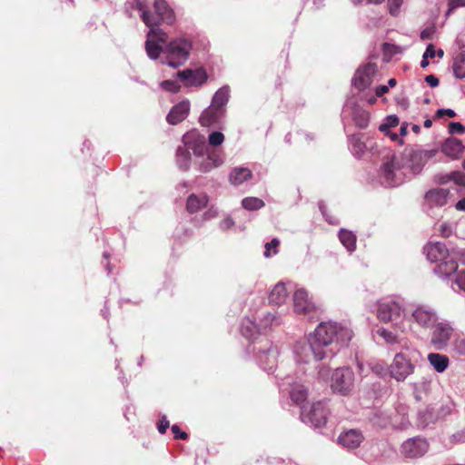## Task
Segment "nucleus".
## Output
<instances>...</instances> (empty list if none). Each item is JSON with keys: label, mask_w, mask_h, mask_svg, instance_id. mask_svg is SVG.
Segmentation results:
<instances>
[{"label": "nucleus", "mask_w": 465, "mask_h": 465, "mask_svg": "<svg viewBox=\"0 0 465 465\" xmlns=\"http://www.w3.org/2000/svg\"><path fill=\"white\" fill-rule=\"evenodd\" d=\"M464 145L461 141L456 138H448L441 144V150H440V155L443 153L446 156L456 159L458 158L464 150Z\"/></svg>", "instance_id": "obj_25"}, {"label": "nucleus", "mask_w": 465, "mask_h": 465, "mask_svg": "<svg viewBox=\"0 0 465 465\" xmlns=\"http://www.w3.org/2000/svg\"><path fill=\"white\" fill-rule=\"evenodd\" d=\"M455 280L453 282V284L451 285V288L456 291L454 285L458 287L459 290L465 292V269L460 271H456L455 272Z\"/></svg>", "instance_id": "obj_47"}, {"label": "nucleus", "mask_w": 465, "mask_h": 465, "mask_svg": "<svg viewBox=\"0 0 465 465\" xmlns=\"http://www.w3.org/2000/svg\"><path fill=\"white\" fill-rule=\"evenodd\" d=\"M450 260L454 261L457 265L458 262L465 264V250L461 248L450 249Z\"/></svg>", "instance_id": "obj_48"}, {"label": "nucleus", "mask_w": 465, "mask_h": 465, "mask_svg": "<svg viewBox=\"0 0 465 465\" xmlns=\"http://www.w3.org/2000/svg\"><path fill=\"white\" fill-rule=\"evenodd\" d=\"M162 86L164 90L170 91V92H177L179 90L178 84L170 80L163 81L162 83Z\"/></svg>", "instance_id": "obj_61"}, {"label": "nucleus", "mask_w": 465, "mask_h": 465, "mask_svg": "<svg viewBox=\"0 0 465 465\" xmlns=\"http://www.w3.org/2000/svg\"><path fill=\"white\" fill-rule=\"evenodd\" d=\"M292 300L294 312L298 314L311 315L317 310L314 302L304 288L297 289L293 293Z\"/></svg>", "instance_id": "obj_18"}, {"label": "nucleus", "mask_w": 465, "mask_h": 465, "mask_svg": "<svg viewBox=\"0 0 465 465\" xmlns=\"http://www.w3.org/2000/svg\"><path fill=\"white\" fill-rule=\"evenodd\" d=\"M430 160L433 162L440 160V153L438 148L413 150L410 153L408 168L412 173H419L425 163Z\"/></svg>", "instance_id": "obj_10"}, {"label": "nucleus", "mask_w": 465, "mask_h": 465, "mask_svg": "<svg viewBox=\"0 0 465 465\" xmlns=\"http://www.w3.org/2000/svg\"><path fill=\"white\" fill-rule=\"evenodd\" d=\"M190 112V102L182 101L174 105L167 116H183L187 115Z\"/></svg>", "instance_id": "obj_42"}, {"label": "nucleus", "mask_w": 465, "mask_h": 465, "mask_svg": "<svg viewBox=\"0 0 465 465\" xmlns=\"http://www.w3.org/2000/svg\"><path fill=\"white\" fill-rule=\"evenodd\" d=\"M377 317L382 322H392L401 332L408 329L404 307L395 297H384L377 302Z\"/></svg>", "instance_id": "obj_3"}, {"label": "nucleus", "mask_w": 465, "mask_h": 465, "mask_svg": "<svg viewBox=\"0 0 465 465\" xmlns=\"http://www.w3.org/2000/svg\"><path fill=\"white\" fill-rule=\"evenodd\" d=\"M224 141V135L221 132H213L208 136V142L213 146H219Z\"/></svg>", "instance_id": "obj_53"}, {"label": "nucleus", "mask_w": 465, "mask_h": 465, "mask_svg": "<svg viewBox=\"0 0 465 465\" xmlns=\"http://www.w3.org/2000/svg\"><path fill=\"white\" fill-rule=\"evenodd\" d=\"M242 206L248 211H257L264 206V202L257 197H245L242 200Z\"/></svg>", "instance_id": "obj_41"}, {"label": "nucleus", "mask_w": 465, "mask_h": 465, "mask_svg": "<svg viewBox=\"0 0 465 465\" xmlns=\"http://www.w3.org/2000/svg\"><path fill=\"white\" fill-rule=\"evenodd\" d=\"M145 50L151 59H157L160 54L164 52L162 46L151 38H147L145 42Z\"/></svg>", "instance_id": "obj_40"}, {"label": "nucleus", "mask_w": 465, "mask_h": 465, "mask_svg": "<svg viewBox=\"0 0 465 465\" xmlns=\"http://www.w3.org/2000/svg\"><path fill=\"white\" fill-rule=\"evenodd\" d=\"M363 440V435L358 430H348L340 434L338 443L345 449L358 448Z\"/></svg>", "instance_id": "obj_24"}, {"label": "nucleus", "mask_w": 465, "mask_h": 465, "mask_svg": "<svg viewBox=\"0 0 465 465\" xmlns=\"http://www.w3.org/2000/svg\"><path fill=\"white\" fill-rule=\"evenodd\" d=\"M450 444H462L465 443V428L460 430L449 437Z\"/></svg>", "instance_id": "obj_52"}, {"label": "nucleus", "mask_w": 465, "mask_h": 465, "mask_svg": "<svg viewBox=\"0 0 465 465\" xmlns=\"http://www.w3.org/2000/svg\"><path fill=\"white\" fill-rule=\"evenodd\" d=\"M377 333L389 344H395L398 342L397 335L390 330L381 328L377 331Z\"/></svg>", "instance_id": "obj_44"}, {"label": "nucleus", "mask_w": 465, "mask_h": 465, "mask_svg": "<svg viewBox=\"0 0 465 465\" xmlns=\"http://www.w3.org/2000/svg\"><path fill=\"white\" fill-rule=\"evenodd\" d=\"M327 414L328 410L324 401L315 402L309 408L301 407L302 421L316 428H321L326 424Z\"/></svg>", "instance_id": "obj_9"}, {"label": "nucleus", "mask_w": 465, "mask_h": 465, "mask_svg": "<svg viewBox=\"0 0 465 465\" xmlns=\"http://www.w3.org/2000/svg\"><path fill=\"white\" fill-rule=\"evenodd\" d=\"M403 0H388V8L391 15L397 16Z\"/></svg>", "instance_id": "obj_54"}, {"label": "nucleus", "mask_w": 465, "mask_h": 465, "mask_svg": "<svg viewBox=\"0 0 465 465\" xmlns=\"http://www.w3.org/2000/svg\"><path fill=\"white\" fill-rule=\"evenodd\" d=\"M281 319L274 313H267L261 319L259 329L262 331H265L273 326L281 324Z\"/></svg>", "instance_id": "obj_36"}, {"label": "nucleus", "mask_w": 465, "mask_h": 465, "mask_svg": "<svg viewBox=\"0 0 465 465\" xmlns=\"http://www.w3.org/2000/svg\"><path fill=\"white\" fill-rule=\"evenodd\" d=\"M209 156V160L212 162L213 167L218 168L224 163L225 154L221 149H208L205 153Z\"/></svg>", "instance_id": "obj_38"}, {"label": "nucleus", "mask_w": 465, "mask_h": 465, "mask_svg": "<svg viewBox=\"0 0 465 465\" xmlns=\"http://www.w3.org/2000/svg\"><path fill=\"white\" fill-rule=\"evenodd\" d=\"M234 225V222L233 220L231 218V217H227L225 219H223L221 223H220V228L223 231H226V230H229L230 228H232V226Z\"/></svg>", "instance_id": "obj_64"}, {"label": "nucleus", "mask_w": 465, "mask_h": 465, "mask_svg": "<svg viewBox=\"0 0 465 465\" xmlns=\"http://www.w3.org/2000/svg\"><path fill=\"white\" fill-rule=\"evenodd\" d=\"M419 423L418 425L420 427H427L430 423L433 422V415L432 413L426 410L424 411H420L418 414Z\"/></svg>", "instance_id": "obj_51"}, {"label": "nucleus", "mask_w": 465, "mask_h": 465, "mask_svg": "<svg viewBox=\"0 0 465 465\" xmlns=\"http://www.w3.org/2000/svg\"><path fill=\"white\" fill-rule=\"evenodd\" d=\"M208 203L206 194H191L187 199L186 208L191 213H197L204 208Z\"/></svg>", "instance_id": "obj_30"}, {"label": "nucleus", "mask_w": 465, "mask_h": 465, "mask_svg": "<svg viewBox=\"0 0 465 465\" xmlns=\"http://www.w3.org/2000/svg\"><path fill=\"white\" fill-rule=\"evenodd\" d=\"M183 147L189 152L193 151L196 158L203 157L206 151L209 149L206 145V139L203 134H201L196 130L187 132L183 136Z\"/></svg>", "instance_id": "obj_15"}, {"label": "nucleus", "mask_w": 465, "mask_h": 465, "mask_svg": "<svg viewBox=\"0 0 465 465\" xmlns=\"http://www.w3.org/2000/svg\"><path fill=\"white\" fill-rule=\"evenodd\" d=\"M183 147L189 152L193 151L196 158L203 157L206 151L209 149L206 145V139L203 134H201L196 130L187 132L183 136Z\"/></svg>", "instance_id": "obj_16"}, {"label": "nucleus", "mask_w": 465, "mask_h": 465, "mask_svg": "<svg viewBox=\"0 0 465 465\" xmlns=\"http://www.w3.org/2000/svg\"><path fill=\"white\" fill-rule=\"evenodd\" d=\"M289 291L284 282H278L274 285L269 294V302L273 305H282L287 299Z\"/></svg>", "instance_id": "obj_28"}, {"label": "nucleus", "mask_w": 465, "mask_h": 465, "mask_svg": "<svg viewBox=\"0 0 465 465\" xmlns=\"http://www.w3.org/2000/svg\"><path fill=\"white\" fill-rule=\"evenodd\" d=\"M197 165L198 170L202 173H209L214 169L207 154H203V157L197 158Z\"/></svg>", "instance_id": "obj_46"}, {"label": "nucleus", "mask_w": 465, "mask_h": 465, "mask_svg": "<svg viewBox=\"0 0 465 465\" xmlns=\"http://www.w3.org/2000/svg\"><path fill=\"white\" fill-rule=\"evenodd\" d=\"M352 336V330L345 323L331 321L321 322L310 336L315 351V361L332 357L341 347L349 344Z\"/></svg>", "instance_id": "obj_1"}, {"label": "nucleus", "mask_w": 465, "mask_h": 465, "mask_svg": "<svg viewBox=\"0 0 465 465\" xmlns=\"http://www.w3.org/2000/svg\"><path fill=\"white\" fill-rule=\"evenodd\" d=\"M150 31L148 32L147 38L153 39L156 43H165L167 41V35L158 28V26H148Z\"/></svg>", "instance_id": "obj_43"}, {"label": "nucleus", "mask_w": 465, "mask_h": 465, "mask_svg": "<svg viewBox=\"0 0 465 465\" xmlns=\"http://www.w3.org/2000/svg\"><path fill=\"white\" fill-rule=\"evenodd\" d=\"M430 449L429 441L420 436L410 438L401 445V454L409 460L422 458Z\"/></svg>", "instance_id": "obj_11"}, {"label": "nucleus", "mask_w": 465, "mask_h": 465, "mask_svg": "<svg viewBox=\"0 0 465 465\" xmlns=\"http://www.w3.org/2000/svg\"><path fill=\"white\" fill-rule=\"evenodd\" d=\"M452 180L460 185L465 186V173L461 172H455L451 174Z\"/></svg>", "instance_id": "obj_62"}, {"label": "nucleus", "mask_w": 465, "mask_h": 465, "mask_svg": "<svg viewBox=\"0 0 465 465\" xmlns=\"http://www.w3.org/2000/svg\"><path fill=\"white\" fill-rule=\"evenodd\" d=\"M293 353L297 363H309L312 357L315 360V351L312 348V340L309 337L308 343L299 341L293 348Z\"/></svg>", "instance_id": "obj_23"}, {"label": "nucleus", "mask_w": 465, "mask_h": 465, "mask_svg": "<svg viewBox=\"0 0 465 465\" xmlns=\"http://www.w3.org/2000/svg\"><path fill=\"white\" fill-rule=\"evenodd\" d=\"M424 252L430 262L436 263L433 272L440 279L449 281L457 271V264L450 260V250L440 242H429L424 247Z\"/></svg>", "instance_id": "obj_2"}, {"label": "nucleus", "mask_w": 465, "mask_h": 465, "mask_svg": "<svg viewBox=\"0 0 465 465\" xmlns=\"http://www.w3.org/2000/svg\"><path fill=\"white\" fill-rule=\"evenodd\" d=\"M280 244V241L277 238H273L271 242L265 243V252L264 256L266 258H270L272 255L278 253V246Z\"/></svg>", "instance_id": "obj_45"}, {"label": "nucleus", "mask_w": 465, "mask_h": 465, "mask_svg": "<svg viewBox=\"0 0 465 465\" xmlns=\"http://www.w3.org/2000/svg\"><path fill=\"white\" fill-rule=\"evenodd\" d=\"M282 392L288 391L292 401L296 405H301L307 398V390L305 387L294 381L290 376L285 377L280 384Z\"/></svg>", "instance_id": "obj_17"}, {"label": "nucleus", "mask_w": 465, "mask_h": 465, "mask_svg": "<svg viewBox=\"0 0 465 465\" xmlns=\"http://www.w3.org/2000/svg\"><path fill=\"white\" fill-rule=\"evenodd\" d=\"M240 331L242 335L248 341H252V344L258 341L256 340L261 331L257 324L251 319L246 318L242 320Z\"/></svg>", "instance_id": "obj_29"}, {"label": "nucleus", "mask_w": 465, "mask_h": 465, "mask_svg": "<svg viewBox=\"0 0 465 465\" xmlns=\"http://www.w3.org/2000/svg\"><path fill=\"white\" fill-rule=\"evenodd\" d=\"M407 176L401 160L393 155L387 159L377 173L376 183L385 188L401 184Z\"/></svg>", "instance_id": "obj_6"}, {"label": "nucleus", "mask_w": 465, "mask_h": 465, "mask_svg": "<svg viewBox=\"0 0 465 465\" xmlns=\"http://www.w3.org/2000/svg\"><path fill=\"white\" fill-rule=\"evenodd\" d=\"M192 43L184 38L171 41L164 49L165 63L172 67L183 65L188 59Z\"/></svg>", "instance_id": "obj_7"}, {"label": "nucleus", "mask_w": 465, "mask_h": 465, "mask_svg": "<svg viewBox=\"0 0 465 465\" xmlns=\"http://www.w3.org/2000/svg\"><path fill=\"white\" fill-rule=\"evenodd\" d=\"M354 372L351 368H337L331 374V388L333 392L347 396L354 385Z\"/></svg>", "instance_id": "obj_8"}, {"label": "nucleus", "mask_w": 465, "mask_h": 465, "mask_svg": "<svg viewBox=\"0 0 465 465\" xmlns=\"http://www.w3.org/2000/svg\"><path fill=\"white\" fill-rule=\"evenodd\" d=\"M465 6V0H449L446 17H449L458 7Z\"/></svg>", "instance_id": "obj_55"}, {"label": "nucleus", "mask_w": 465, "mask_h": 465, "mask_svg": "<svg viewBox=\"0 0 465 465\" xmlns=\"http://www.w3.org/2000/svg\"><path fill=\"white\" fill-rule=\"evenodd\" d=\"M347 135L349 137V148L351 153L357 158L362 157L366 150V145L361 141V137L360 136V134H349Z\"/></svg>", "instance_id": "obj_31"}, {"label": "nucleus", "mask_w": 465, "mask_h": 465, "mask_svg": "<svg viewBox=\"0 0 465 465\" xmlns=\"http://www.w3.org/2000/svg\"><path fill=\"white\" fill-rule=\"evenodd\" d=\"M436 311L427 305H418L411 312L409 322L424 329H431L438 322Z\"/></svg>", "instance_id": "obj_12"}, {"label": "nucleus", "mask_w": 465, "mask_h": 465, "mask_svg": "<svg viewBox=\"0 0 465 465\" xmlns=\"http://www.w3.org/2000/svg\"><path fill=\"white\" fill-rule=\"evenodd\" d=\"M177 76L187 87L201 86L208 78L206 71L203 67L179 71Z\"/></svg>", "instance_id": "obj_21"}, {"label": "nucleus", "mask_w": 465, "mask_h": 465, "mask_svg": "<svg viewBox=\"0 0 465 465\" xmlns=\"http://www.w3.org/2000/svg\"><path fill=\"white\" fill-rule=\"evenodd\" d=\"M377 72V64L374 63H368L362 67H360L352 79V84L359 91L365 90L372 83L373 76Z\"/></svg>", "instance_id": "obj_19"}, {"label": "nucleus", "mask_w": 465, "mask_h": 465, "mask_svg": "<svg viewBox=\"0 0 465 465\" xmlns=\"http://www.w3.org/2000/svg\"><path fill=\"white\" fill-rule=\"evenodd\" d=\"M252 178V173L247 167H234L229 173V182L233 186H239Z\"/></svg>", "instance_id": "obj_27"}, {"label": "nucleus", "mask_w": 465, "mask_h": 465, "mask_svg": "<svg viewBox=\"0 0 465 465\" xmlns=\"http://www.w3.org/2000/svg\"><path fill=\"white\" fill-rule=\"evenodd\" d=\"M449 132L451 134H461L465 132V127L460 123H450L449 124Z\"/></svg>", "instance_id": "obj_56"}, {"label": "nucleus", "mask_w": 465, "mask_h": 465, "mask_svg": "<svg viewBox=\"0 0 465 465\" xmlns=\"http://www.w3.org/2000/svg\"><path fill=\"white\" fill-rule=\"evenodd\" d=\"M439 230L440 232L441 236L445 237V238L450 237L453 232L452 226L450 224L445 223H443L440 225Z\"/></svg>", "instance_id": "obj_58"}, {"label": "nucleus", "mask_w": 465, "mask_h": 465, "mask_svg": "<svg viewBox=\"0 0 465 465\" xmlns=\"http://www.w3.org/2000/svg\"><path fill=\"white\" fill-rule=\"evenodd\" d=\"M136 9L142 13L141 19L146 26H153L156 24L154 15L146 9V5L141 0H136Z\"/></svg>", "instance_id": "obj_35"}, {"label": "nucleus", "mask_w": 465, "mask_h": 465, "mask_svg": "<svg viewBox=\"0 0 465 465\" xmlns=\"http://www.w3.org/2000/svg\"><path fill=\"white\" fill-rule=\"evenodd\" d=\"M191 153L183 146H179L176 150V164L180 170L187 171L191 166Z\"/></svg>", "instance_id": "obj_33"}, {"label": "nucleus", "mask_w": 465, "mask_h": 465, "mask_svg": "<svg viewBox=\"0 0 465 465\" xmlns=\"http://www.w3.org/2000/svg\"><path fill=\"white\" fill-rule=\"evenodd\" d=\"M348 121L344 122V131L347 134H353L352 128L354 126L359 129H364L369 125V118H346Z\"/></svg>", "instance_id": "obj_37"}, {"label": "nucleus", "mask_w": 465, "mask_h": 465, "mask_svg": "<svg viewBox=\"0 0 465 465\" xmlns=\"http://www.w3.org/2000/svg\"><path fill=\"white\" fill-rule=\"evenodd\" d=\"M382 49L385 53H390L391 54H396L399 53V47L397 45L388 43L383 44Z\"/></svg>", "instance_id": "obj_63"}, {"label": "nucleus", "mask_w": 465, "mask_h": 465, "mask_svg": "<svg viewBox=\"0 0 465 465\" xmlns=\"http://www.w3.org/2000/svg\"><path fill=\"white\" fill-rule=\"evenodd\" d=\"M171 430H172V432L173 433L174 435V438L175 439H179V440H186L188 438V435L186 432L184 431H182L179 428L178 425L176 424H173L172 427H171Z\"/></svg>", "instance_id": "obj_59"}, {"label": "nucleus", "mask_w": 465, "mask_h": 465, "mask_svg": "<svg viewBox=\"0 0 465 465\" xmlns=\"http://www.w3.org/2000/svg\"><path fill=\"white\" fill-rule=\"evenodd\" d=\"M453 72L457 78L465 77V52L460 53L453 61Z\"/></svg>", "instance_id": "obj_39"}, {"label": "nucleus", "mask_w": 465, "mask_h": 465, "mask_svg": "<svg viewBox=\"0 0 465 465\" xmlns=\"http://www.w3.org/2000/svg\"><path fill=\"white\" fill-rule=\"evenodd\" d=\"M372 421L380 427H386L391 422V417L389 415H384L381 411H377L374 413Z\"/></svg>", "instance_id": "obj_50"}, {"label": "nucleus", "mask_w": 465, "mask_h": 465, "mask_svg": "<svg viewBox=\"0 0 465 465\" xmlns=\"http://www.w3.org/2000/svg\"><path fill=\"white\" fill-rule=\"evenodd\" d=\"M154 19L156 24L153 26H159L162 24L172 25L175 22V15L171 6L165 0H155L153 2Z\"/></svg>", "instance_id": "obj_20"}, {"label": "nucleus", "mask_w": 465, "mask_h": 465, "mask_svg": "<svg viewBox=\"0 0 465 465\" xmlns=\"http://www.w3.org/2000/svg\"><path fill=\"white\" fill-rule=\"evenodd\" d=\"M169 425V420H167L166 416H163L157 424L158 431L161 434H164Z\"/></svg>", "instance_id": "obj_60"}, {"label": "nucleus", "mask_w": 465, "mask_h": 465, "mask_svg": "<svg viewBox=\"0 0 465 465\" xmlns=\"http://www.w3.org/2000/svg\"><path fill=\"white\" fill-rule=\"evenodd\" d=\"M339 239L341 244L350 252H353L356 248V236L355 234L348 230L341 229L339 232Z\"/></svg>", "instance_id": "obj_34"}, {"label": "nucleus", "mask_w": 465, "mask_h": 465, "mask_svg": "<svg viewBox=\"0 0 465 465\" xmlns=\"http://www.w3.org/2000/svg\"><path fill=\"white\" fill-rule=\"evenodd\" d=\"M430 364L437 372H443L449 366V358L446 355L431 352L428 355Z\"/></svg>", "instance_id": "obj_32"}, {"label": "nucleus", "mask_w": 465, "mask_h": 465, "mask_svg": "<svg viewBox=\"0 0 465 465\" xmlns=\"http://www.w3.org/2000/svg\"><path fill=\"white\" fill-rule=\"evenodd\" d=\"M379 130L391 141L402 144V138L407 134L408 124H400L399 118H386V122L379 126Z\"/></svg>", "instance_id": "obj_13"}, {"label": "nucleus", "mask_w": 465, "mask_h": 465, "mask_svg": "<svg viewBox=\"0 0 465 465\" xmlns=\"http://www.w3.org/2000/svg\"><path fill=\"white\" fill-rule=\"evenodd\" d=\"M430 342L438 350L447 347L453 334V326L448 321L437 322L432 327Z\"/></svg>", "instance_id": "obj_14"}, {"label": "nucleus", "mask_w": 465, "mask_h": 465, "mask_svg": "<svg viewBox=\"0 0 465 465\" xmlns=\"http://www.w3.org/2000/svg\"><path fill=\"white\" fill-rule=\"evenodd\" d=\"M230 89L228 86L220 88L213 95L212 104L210 106V115L216 116L225 113V105L229 100Z\"/></svg>", "instance_id": "obj_22"}, {"label": "nucleus", "mask_w": 465, "mask_h": 465, "mask_svg": "<svg viewBox=\"0 0 465 465\" xmlns=\"http://www.w3.org/2000/svg\"><path fill=\"white\" fill-rule=\"evenodd\" d=\"M247 352L252 353L255 360L264 371L273 372L278 364L279 349L266 338H260L257 342L247 347Z\"/></svg>", "instance_id": "obj_4"}, {"label": "nucleus", "mask_w": 465, "mask_h": 465, "mask_svg": "<svg viewBox=\"0 0 465 465\" xmlns=\"http://www.w3.org/2000/svg\"><path fill=\"white\" fill-rule=\"evenodd\" d=\"M435 32H436V29L434 26L426 27L420 33V39H422V40L432 39Z\"/></svg>", "instance_id": "obj_57"}, {"label": "nucleus", "mask_w": 465, "mask_h": 465, "mask_svg": "<svg viewBox=\"0 0 465 465\" xmlns=\"http://www.w3.org/2000/svg\"><path fill=\"white\" fill-rule=\"evenodd\" d=\"M452 351L459 355H465V336L457 337L451 344Z\"/></svg>", "instance_id": "obj_49"}, {"label": "nucleus", "mask_w": 465, "mask_h": 465, "mask_svg": "<svg viewBox=\"0 0 465 465\" xmlns=\"http://www.w3.org/2000/svg\"><path fill=\"white\" fill-rule=\"evenodd\" d=\"M449 191L443 188L430 190L425 194V200L431 207H440L447 203Z\"/></svg>", "instance_id": "obj_26"}, {"label": "nucleus", "mask_w": 465, "mask_h": 465, "mask_svg": "<svg viewBox=\"0 0 465 465\" xmlns=\"http://www.w3.org/2000/svg\"><path fill=\"white\" fill-rule=\"evenodd\" d=\"M420 357L417 350H408L395 354L389 366L390 376L399 382H402L415 371L416 362Z\"/></svg>", "instance_id": "obj_5"}]
</instances>
